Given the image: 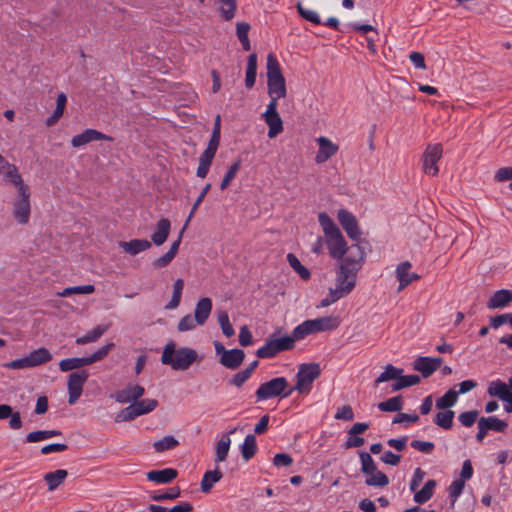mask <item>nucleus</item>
I'll return each instance as SVG.
<instances>
[{
    "mask_svg": "<svg viewBox=\"0 0 512 512\" xmlns=\"http://www.w3.org/2000/svg\"><path fill=\"white\" fill-rule=\"evenodd\" d=\"M412 263L409 261L400 262L395 269V276L399 282L398 291H402L420 276L412 271Z\"/></svg>",
    "mask_w": 512,
    "mask_h": 512,
    "instance_id": "obj_16",
    "label": "nucleus"
},
{
    "mask_svg": "<svg viewBox=\"0 0 512 512\" xmlns=\"http://www.w3.org/2000/svg\"><path fill=\"white\" fill-rule=\"evenodd\" d=\"M287 261L290 265V267L299 275V277L303 280H308L311 277V273L306 268L300 260L292 253H289L287 255Z\"/></svg>",
    "mask_w": 512,
    "mask_h": 512,
    "instance_id": "obj_39",
    "label": "nucleus"
},
{
    "mask_svg": "<svg viewBox=\"0 0 512 512\" xmlns=\"http://www.w3.org/2000/svg\"><path fill=\"white\" fill-rule=\"evenodd\" d=\"M102 140L111 141L112 138L108 135H105V134L99 132L98 130L86 129L82 133L75 135L71 139V145L74 148H80L92 141H102Z\"/></svg>",
    "mask_w": 512,
    "mask_h": 512,
    "instance_id": "obj_18",
    "label": "nucleus"
},
{
    "mask_svg": "<svg viewBox=\"0 0 512 512\" xmlns=\"http://www.w3.org/2000/svg\"><path fill=\"white\" fill-rule=\"evenodd\" d=\"M337 218L342 228L352 240L360 239L361 231L353 214L345 209H340L337 213Z\"/></svg>",
    "mask_w": 512,
    "mask_h": 512,
    "instance_id": "obj_17",
    "label": "nucleus"
},
{
    "mask_svg": "<svg viewBox=\"0 0 512 512\" xmlns=\"http://www.w3.org/2000/svg\"><path fill=\"white\" fill-rule=\"evenodd\" d=\"M294 343V339L289 335L282 337L271 336L266 340L265 344L257 350L256 354L259 358H272L279 352L293 348Z\"/></svg>",
    "mask_w": 512,
    "mask_h": 512,
    "instance_id": "obj_8",
    "label": "nucleus"
},
{
    "mask_svg": "<svg viewBox=\"0 0 512 512\" xmlns=\"http://www.w3.org/2000/svg\"><path fill=\"white\" fill-rule=\"evenodd\" d=\"M178 475L177 470L174 468H165L162 470H151L146 476L147 479L151 482L157 484H167L172 482Z\"/></svg>",
    "mask_w": 512,
    "mask_h": 512,
    "instance_id": "obj_22",
    "label": "nucleus"
},
{
    "mask_svg": "<svg viewBox=\"0 0 512 512\" xmlns=\"http://www.w3.org/2000/svg\"><path fill=\"white\" fill-rule=\"evenodd\" d=\"M287 386L286 378L277 377L261 384L255 394L258 400H267L278 396L288 397L292 393V389L285 392Z\"/></svg>",
    "mask_w": 512,
    "mask_h": 512,
    "instance_id": "obj_7",
    "label": "nucleus"
},
{
    "mask_svg": "<svg viewBox=\"0 0 512 512\" xmlns=\"http://www.w3.org/2000/svg\"><path fill=\"white\" fill-rule=\"evenodd\" d=\"M320 366L316 363L303 364L296 375L297 382L292 391L300 394H308L312 389L314 380L320 375Z\"/></svg>",
    "mask_w": 512,
    "mask_h": 512,
    "instance_id": "obj_6",
    "label": "nucleus"
},
{
    "mask_svg": "<svg viewBox=\"0 0 512 512\" xmlns=\"http://www.w3.org/2000/svg\"><path fill=\"white\" fill-rule=\"evenodd\" d=\"M443 149L440 144L428 145L422 158V169L425 174L436 176L439 172L437 163L442 157Z\"/></svg>",
    "mask_w": 512,
    "mask_h": 512,
    "instance_id": "obj_12",
    "label": "nucleus"
},
{
    "mask_svg": "<svg viewBox=\"0 0 512 512\" xmlns=\"http://www.w3.org/2000/svg\"><path fill=\"white\" fill-rule=\"evenodd\" d=\"M242 457L245 460H249L256 453V439L253 435H247L244 442L240 446Z\"/></svg>",
    "mask_w": 512,
    "mask_h": 512,
    "instance_id": "obj_47",
    "label": "nucleus"
},
{
    "mask_svg": "<svg viewBox=\"0 0 512 512\" xmlns=\"http://www.w3.org/2000/svg\"><path fill=\"white\" fill-rule=\"evenodd\" d=\"M318 221L324 233L330 256L341 261L348 254L350 247H347L340 229L325 212L319 213Z\"/></svg>",
    "mask_w": 512,
    "mask_h": 512,
    "instance_id": "obj_2",
    "label": "nucleus"
},
{
    "mask_svg": "<svg viewBox=\"0 0 512 512\" xmlns=\"http://www.w3.org/2000/svg\"><path fill=\"white\" fill-rule=\"evenodd\" d=\"M214 157L202 153L199 157V164L197 167L196 175L199 178H205L209 172Z\"/></svg>",
    "mask_w": 512,
    "mask_h": 512,
    "instance_id": "obj_55",
    "label": "nucleus"
},
{
    "mask_svg": "<svg viewBox=\"0 0 512 512\" xmlns=\"http://www.w3.org/2000/svg\"><path fill=\"white\" fill-rule=\"evenodd\" d=\"M217 321L222 330V333L226 337H232L235 334V330L230 322L229 315L225 310H219L217 312Z\"/></svg>",
    "mask_w": 512,
    "mask_h": 512,
    "instance_id": "obj_43",
    "label": "nucleus"
},
{
    "mask_svg": "<svg viewBox=\"0 0 512 512\" xmlns=\"http://www.w3.org/2000/svg\"><path fill=\"white\" fill-rule=\"evenodd\" d=\"M219 14L222 19L230 21L235 17L237 3L236 0H215Z\"/></svg>",
    "mask_w": 512,
    "mask_h": 512,
    "instance_id": "obj_28",
    "label": "nucleus"
},
{
    "mask_svg": "<svg viewBox=\"0 0 512 512\" xmlns=\"http://www.w3.org/2000/svg\"><path fill=\"white\" fill-rule=\"evenodd\" d=\"M191 314H186L180 318L177 324V330L180 333L194 331L199 326V321Z\"/></svg>",
    "mask_w": 512,
    "mask_h": 512,
    "instance_id": "obj_46",
    "label": "nucleus"
},
{
    "mask_svg": "<svg viewBox=\"0 0 512 512\" xmlns=\"http://www.w3.org/2000/svg\"><path fill=\"white\" fill-rule=\"evenodd\" d=\"M360 462H361V471L365 475L377 470V467H376L371 455L367 452L360 453Z\"/></svg>",
    "mask_w": 512,
    "mask_h": 512,
    "instance_id": "obj_60",
    "label": "nucleus"
},
{
    "mask_svg": "<svg viewBox=\"0 0 512 512\" xmlns=\"http://www.w3.org/2000/svg\"><path fill=\"white\" fill-rule=\"evenodd\" d=\"M403 407V399L401 396H395L392 398H389L386 401H383L378 404V408L381 411L385 412H398Z\"/></svg>",
    "mask_w": 512,
    "mask_h": 512,
    "instance_id": "obj_51",
    "label": "nucleus"
},
{
    "mask_svg": "<svg viewBox=\"0 0 512 512\" xmlns=\"http://www.w3.org/2000/svg\"><path fill=\"white\" fill-rule=\"evenodd\" d=\"M221 478L222 473L217 468L205 472L201 481V490L203 492L210 491L213 485L217 483Z\"/></svg>",
    "mask_w": 512,
    "mask_h": 512,
    "instance_id": "obj_38",
    "label": "nucleus"
},
{
    "mask_svg": "<svg viewBox=\"0 0 512 512\" xmlns=\"http://www.w3.org/2000/svg\"><path fill=\"white\" fill-rule=\"evenodd\" d=\"M442 364V359L432 357H418L414 361V369L419 371L423 377L430 376Z\"/></svg>",
    "mask_w": 512,
    "mask_h": 512,
    "instance_id": "obj_19",
    "label": "nucleus"
},
{
    "mask_svg": "<svg viewBox=\"0 0 512 512\" xmlns=\"http://www.w3.org/2000/svg\"><path fill=\"white\" fill-rule=\"evenodd\" d=\"M0 175L3 177L4 181L16 188V191L22 190V188H27L20 175L18 168L9 163L5 158L0 155Z\"/></svg>",
    "mask_w": 512,
    "mask_h": 512,
    "instance_id": "obj_13",
    "label": "nucleus"
},
{
    "mask_svg": "<svg viewBox=\"0 0 512 512\" xmlns=\"http://www.w3.org/2000/svg\"><path fill=\"white\" fill-rule=\"evenodd\" d=\"M180 496L179 487H172L164 493H153L151 499L154 501L174 500Z\"/></svg>",
    "mask_w": 512,
    "mask_h": 512,
    "instance_id": "obj_61",
    "label": "nucleus"
},
{
    "mask_svg": "<svg viewBox=\"0 0 512 512\" xmlns=\"http://www.w3.org/2000/svg\"><path fill=\"white\" fill-rule=\"evenodd\" d=\"M30 190L29 187L22 188L17 191V196L13 201L12 213L17 223L24 225L29 222L31 205H30Z\"/></svg>",
    "mask_w": 512,
    "mask_h": 512,
    "instance_id": "obj_9",
    "label": "nucleus"
},
{
    "mask_svg": "<svg viewBox=\"0 0 512 512\" xmlns=\"http://www.w3.org/2000/svg\"><path fill=\"white\" fill-rule=\"evenodd\" d=\"M31 367L40 366L49 362L52 359V355L48 349L41 347L28 354Z\"/></svg>",
    "mask_w": 512,
    "mask_h": 512,
    "instance_id": "obj_33",
    "label": "nucleus"
},
{
    "mask_svg": "<svg viewBox=\"0 0 512 512\" xmlns=\"http://www.w3.org/2000/svg\"><path fill=\"white\" fill-rule=\"evenodd\" d=\"M66 102H67L66 95L64 93H60L57 96L56 108H55L53 114L50 117H48L46 120L47 126H53L62 117L64 110H65Z\"/></svg>",
    "mask_w": 512,
    "mask_h": 512,
    "instance_id": "obj_36",
    "label": "nucleus"
},
{
    "mask_svg": "<svg viewBox=\"0 0 512 512\" xmlns=\"http://www.w3.org/2000/svg\"><path fill=\"white\" fill-rule=\"evenodd\" d=\"M365 483L368 486L384 487L389 484L388 477L378 469L366 475Z\"/></svg>",
    "mask_w": 512,
    "mask_h": 512,
    "instance_id": "obj_42",
    "label": "nucleus"
},
{
    "mask_svg": "<svg viewBox=\"0 0 512 512\" xmlns=\"http://www.w3.org/2000/svg\"><path fill=\"white\" fill-rule=\"evenodd\" d=\"M240 165H241V162H240V160H238L229 167L227 173L225 174V176L220 184L221 190H225L230 185L231 181L235 178L237 172L239 171Z\"/></svg>",
    "mask_w": 512,
    "mask_h": 512,
    "instance_id": "obj_58",
    "label": "nucleus"
},
{
    "mask_svg": "<svg viewBox=\"0 0 512 512\" xmlns=\"http://www.w3.org/2000/svg\"><path fill=\"white\" fill-rule=\"evenodd\" d=\"M296 7L300 16L306 21L316 25L321 23V18L315 10L303 6L301 3H298Z\"/></svg>",
    "mask_w": 512,
    "mask_h": 512,
    "instance_id": "obj_54",
    "label": "nucleus"
},
{
    "mask_svg": "<svg viewBox=\"0 0 512 512\" xmlns=\"http://www.w3.org/2000/svg\"><path fill=\"white\" fill-rule=\"evenodd\" d=\"M267 90L270 101L278 103V100L286 97L287 88L284 75L277 57L269 53L266 59Z\"/></svg>",
    "mask_w": 512,
    "mask_h": 512,
    "instance_id": "obj_4",
    "label": "nucleus"
},
{
    "mask_svg": "<svg viewBox=\"0 0 512 512\" xmlns=\"http://www.w3.org/2000/svg\"><path fill=\"white\" fill-rule=\"evenodd\" d=\"M314 141L317 145L314 162L318 165L328 162L339 152V145L326 136H318Z\"/></svg>",
    "mask_w": 512,
    "mask_h": 512,
    "instance_id": "obj_10",
    "label": "nucleus"
},
{
    "mask_svg": "<svg viewBox=\"0 0 512 512\" xmlns=\"http://www.w3.org/2000/svg\"><path fill=\"white\" fill-rule=\"evenodd\" d=\"M94 291L95 287L89 284L65 288L62 292H59L58 295L61 297H67L72 294H91Z\"/></svg>",
    "mask_w": 512,
    "mask_h": 512,
    "instance_id": "obj_56",
    "label": "nucleus"
},
{
    "mask_svg": "<svg viewBox=\"0 0 512 512\" xmlns=\"http://www.w3.org/2000/svg\"><path fill=\"white\" fill-rule=\"evenodd\" d=\"M458 400V393L454 388L449 389L442 397L437 399L436 407L441 410L454 406Z\"/></svg>",
    "mask_w": 512,
    "mask_h": 512,
    "instance_id": "obj_40",
    "label": "nucleus"
},
{
    "mask_svg": "<svg viewBox=\"0 0 512 512\" xmlns=\"http://www.w3.org/2000/svg\"><path fill=\"white\" fill-rule=\"evenodd\" d=\"M436 487V482L434 480H428L421 490L413 491L414 492V501L418 504H423L429 501Z\"/></svg>",
    "mask_w": 512,
    "mask_h": 512,
    "instance_id": "obj_30",
    "label": "nucleus"
},
{
    "mask_svg": "<svg viewBox=\"0 0 512 512\" xmlns=\"http://www.w3.org/2000/svg\"><path fill=\"white\" fill-rule=\"evenodd\" d=\"M109 325H97L92 330L88 331L85 335L78 337L76 343L84 345L97 341L107 330Z\"/></svg>",
    "mask_w": 512,
    "mask_h": 512,
    "instance_id": "obj_31",
    "label": "nucleus"
},
{
    "mask_svg": "<svg viewBox=\"0 0 512 512\" xmlns=\"http://www.w3.org/2000/svg\"><path fill=\"white\" fill-rule=\"evenodd\" d=\"M171 229L168 219L162 218L156 224V229L151 235V241L156 246H161L167 240Z\"/></svg>",
    "mask_w": 512,
    "mask_h": 512,
    "instance_id": "obj_24",
    "label": "nucleus"
},
{
    "mask_svg": "<svg viewBox=\"0 0 512 512\" xmlns=\"http://www.w3.org/2000/svg\"><path fill=\"white\" fill-rule=\"evenodd\" d=\"M198 359V353L189 347H176L169 341L163 348L161 362L176 371L187 370Z\"/></svg>",
    "mask_w": 512,
    "mask_h": 512,
    "instance_id": "obj_3",
    "label": "nucleus"
},
{
    "mask_svg": "<svg viewBox=\"0 0 512 512\" xmlns=\"http://www.w3.org/2000/svg\"><path fill=\"white\" fill-rule=\"evenodd\" d=\"M477 416H478L477 411H467V412L461 413L459 415L458 419L463 426L470 427L475 423Z\"/></svg>",
    "mask_w": 512,
    "mask_h": 512,
    "instance_id": "obj_63",
    "label": "nucleus"
},
{
    "mask_svg": "<svg viewBox=\"0 0 512 512\" xmlns=\"http://www.w3.org/2000/svg\"><path fill=\"white\" fill-rule=\"evenodd\" d=\"M487 393L491 397H496L500 400L505 399L510 392L508 384L501 379H495L488 383Z\"/></svg>",
    "mask_w": 512,
    "mask_h": 512,
    "instance_id": "obj_26",
    "label": "nucleus"
},
{
    "mask_svg": "<svg viewBox=\"0 0 512 512\" xmlns=\"http://www.w3.org/2000/svg\"><path fill=\"white\" fill-rule=\"evenodd\" d=\"M212 300L209 297H201L194 308L193 316L199 321V326H204L212 312Z\"/></svg>",
    "mask_w": 512,
    "mask_h": 512,
    "instance_id": "obj_20",
    "label": "nucleus"
},
{
    "mask_svg": "<svg viewBox=\"0 0 512 512\" xmlns=\"http://www.w3.org/2000/svg\"><path fill=\"white\" fill-rule=\"evenodd\" d=\"M157 406H158V401L155 399L147 398V399L137 400L133 404H130L129 406L120 410L115 416V421L116 422H127V421L134 420L142 415L152 412L153 410H155V408Z\"/></svg>",
    "mask_w": 512,
    "mask_h": 512,
    "instance_id": "obj_5",
    "label": "nucleus"
},
{
    "mask_svg": "<svg viewBox=\"0 0 512 512\" xmlns=\"http://www.w3.org/2000/svg\"><path fill=\"white\" fill-rule=\"evenodd\" d=\"M119 247L129 255H137L151 247V242L145 239H133L119 242Z\"/></svg>",
    "mask_w": 512,
    "mask_h": 512,
    "instance_id": "obj_23",
    "label": "nucleus"
},
{
    "mask_svg": "<svg viewBox=\"0 0 512 512\" xmlns=\"http://www.w3.org/2000/svg\"><path fill=\"white\" fill-rule=\"evenodd\" d=\"M67 476L68 472L65 469H57L55 471L46 473L43 478L47 483L48 490L54 491L64 483Z\"/></svg>",
    "mask_w": 512,
    "mask_h": 512,
    "instance_id": "obj_27",
    "label": "nucleus"
},
{
    "mask_svg": "<svg viewBox=\"0 0 512 512\" xmlns=\"http://www.w3.org/2000/svg\"><path fill=\"white\" fill-rule=\"evenodd\" d=\"M113 347H114V343H112V342L107 343L106 345L97 349L90 356H87L86 359H87L88 365H91L94 362L104 359L109 354V352L113 349Z\"/></svg>",
    "mask_w": 512,
    "mask_h": 512,
    "instance_id": "obj_57",
    "label": "nucleus"
},
{
    "mask_svg": "<svg viewBox=\"0 0 512 512\" xmlns=\"http://www.w3.org/2000/svg\"><path fill=\"white\" fill-rule=\"evenodd\" d=\"M454 415L455 414L452 410L445 409L444 411L436 414L434 422L443 429H450L453 424Z\"/></svg>",
    "mask_w": 512,
    "mask_h": 512,
    "instance_id": "obj_50",
    "label": "nucleus"
},
{
    "mask_svg": "<svg viewBox=\"0 0 512 512\" xmlns=\"http://www.w3.org/2000/svg\"><path fill=\"white\" fill-rule=\"evenodd\" d=\"M278 103L269 101L265 112L262 114V119L268 126V137L275 138L283 131V121L277 111Z\"/></svg>",
    "mask_w": 512,
    "mask_h": 512,
    "instance_id": "obj_11",
    "label": "nucleus"
},
{
    "mask_svg": "<svg viewBox=\"0 0 512 512\" xmlns=\"http://www.w3.org/2000/svg\"><path fill=\"white\" fill-rule=\"evenodd\" d=\"M89 377L86 371L73 372L68 377V403L75 404L82 395L83 386Z\"/></svg>",
    "mask_w": 512,
    "mask_h": 512,
    "instance_id": "obj_14",
    "label": "nucleus"
},
{
    "mask_svg": "<svg viewBox=\"0 0 512 512\" xmlns=\"http://www.w3.org/2000/svg\"><path fill=\"white\" fill-rule=\"evenodd\" d=\"M335 419L350 421L354 418V413L349 405L341 406L337 409Z\"/></svg>",
    "mask_w": 512,
    "mask_h": 512,
    "instance_id": "obj_64",
    "label": "nucleus"
},
{
    "mask_svg": "<svg viewBox=\"0 0 512 512\" xmlns=\"http://www.w3.org/2000/svg\"><path fill=\"white\" fill-rule=\"evenodd\" d=\"M257 75V55L252 53L248 57L246 75H245V85L248 89L252 88L256 82Z\"/></svg>",
    "mask_w": 512,
    "mask_h": 512,
    "instance_id": "obj_32",
    "label": "nucleus"
},
{
    "mask_svg": "<svg viewBox=\"0 0 512 512\" xmlns=\"http://www.w3.org/2000/svg\"><path fill=\"white\" fill-rule=\"evenodd\" d=\"M84 366H88L86 357L66 358L59 362V368L62 372L72 371Z\"/></svg>",
    "mask_w": 512,
    "mask_h": 512,
    "instance_id": "obj_37",
    "label": "nucleus"
},
{
    "mask_svg": "<svg viewBox=\"0 0 512 512\" xmlns=\"http://www.w3.org/2000/svg\"><path fill=\"white\" fill-rule=\"evenodd\" d=\"M179 445L178 440L172 436L167 435L153 443V448L156 452L162 453L168 450H172Z\"/></svg>",
    "mask_w": 512,
    "mask_h": 512,
    "instance_id": "obj_41",
    "label": "nucleus"
},
{
    "mask_svg": "<svg viewBox=\"0 0 512 512\" xmlns=\"http://www.w3.org/2000/svg\"><path fill=\"white\" fill-rule=\"evenodd\" d=\"M480 421L483 423V425L486 427V429L497 431V432H504L507 428L508 424L507 422L498 419L497 417L490 416V417H482L480 418Z\"/></svg>",
    "mask_w": 512,
    "mask_h": 512,
    "instance_id": "obj_52",
    "label": "nucleus"
},
{
    "mask_svg": "<svg viewBox=\"0 0 512 512\" xmlns=\"http://www.w3.org/2000/svg\"><path fill=\"white\" fill-rule=\"evenodd\" d=\"M360 462H361V471L365 475L377 470V467H376L371 455L367 452L360 453Z\"/></svg>",
    "mask_w": 512,
    "mask_h": 512,
    "instance_id": "obj_59",
    "label": "nucleus"
},
{
    "mask_svg": "<svg viewBox=\"0 0 512 512\" xmlns=\"http://www.w3.org/2000/svg\"><path fill=\"white\" fill-rule=\"evenodd\" d=\"M420 377L418 375H400L397 381L392 385L393 391H398L406 387L414 386L418 384Z\"/></svg>",
    "mask_w": 512,
    "mask_h": 512,
    "instance_id": "obj_49",
    "label": "nucleus"
},
{
    "mask_svg": "<svg viewBox=\"0 0 512 512\" xmlns=\"http://www.w3.org/2000/svg\"><path fill=\"white\" fill-rule=\"evenodd\" d=\"M231 445V439L228 434H225L217 442L215 447V462H223L227 459Z\"/></svg>",
    "mask_w": 512,
    "mask_h": 512,
    "instance_id": "obj_34",
    "label": "nucleus"
},
{
    "mask_svg": "<svg viewBox=\"0 0 512 512\" xmlns=\"http://www.w3.org/2000/svg\"><path fill=\"white\" fill-rule=\"evenodd\" d=\"M311 321H312L315 333L321 332V331L333 330V329L337 328L340 324L339 318L333 317V316L311 319Z\"/></svg>",
    "mask_w": 512,
    "mask_h": 512,
    "instance_id": "obj_29",
    "label": "nucleus"
},
{
    "mask_svg": "<svg viewBox=\"0 0 512 512\" xmlns=\"http://www.w3.org/2000/svg\"><path fill=\"white\" fill-rule=\"evenodd\" d=\"M245 353L241 349H229L226 354L219 358V363L228 369H237L243 362Z\"/></svg>",
    "mask_w": 512,
    "mask_h": 512,
    "instance_id": "obj_21",
    "label": "nucleus"
},
{
    "mask_svg": "<svg viewBox=\"0 0 512 512\" xmlns=\"http://www.w3.org/2000/svg\"><path fill=\"white\" fill-rule=\"evenodd\" d=\"M315 333L314 327L311 320H306L296 326L292 333V338L294 339V342L297 340H302L306 336Z\"/></svg>",
    "mask_w": 512,
    "mask_h": 512,
    "instance_id": "obj_45",
    "label": "nucleus"
},
{
    "mask_svg": "<svg viewBox=\"0 0 512 512\" xmlns=\"http://www.w3.org/2000/svg\"><path fill=\"white\" fill-rule=\"evenodd\" d=\"M145 393L144 387L138 384H129L125 388L116 391L112 397L121 404H133Z\"/></svg>",
    "mask_w": 512,
    "mask_h": 512,
    "instance_id": "obj_15",
    "label": "nucleus"
},
{
    "mask_svg": "<svg viewBox=\"0 0 512 512\" xmlns=\"http://www.w3.org/2000/svg\"><path fill=\"white\" fill-rule=\"evenodd\" d=\"M401 374H403L402 369L396 368L393 365L389 364L385 367L384 371L375 380V383L378 385L389 380L397 381L398 376H400Z\"/></svg>",
    "mask_w": 512,
    "mask_h": 512,
    "instance_id": "obj_48",
    "label": "nucleus"
},
{
    "mask_svg": "<svg viewBox=\"0 0 512 512\" xmlns=\"http://www.w3.org/2000/svg\"><path fill=\"white\" fill-rule=\"evenodd\" d=\"M464 487H465V482H463V480L455 479L454 481H452V483L448 487V493H449V498L451 501V506L455 505L458 498L462 494Z\"/></svg>",
    "mask_w": 512,
    "mask_h": 512,
    "instance_id": "obj_53",
    "label": "nucleus"
},
{
    "mask_svg": "<svg viewBox=\"0 0 512 512\" xmlns=\"http://www.w3.org/2000/svg\"><path fill=\"white\" fill-rule=\"evenodd\" d=\"M364 262V251L358 244H353L348 254L335 268V280L328 288L327 295L321 300L320 307H328L349 295L355 288L357 274Z\"/></svg>",
    "mask_w": 512,
    "mask_h": 512,
    "instance_id": "obj_1",
    "label": "nucleus"
},
{
    "mask_svg": "<svg viewBox=\"0 0 512 512\" xmlns=\"http://www.w3.org/2000/svg\"><path fill=\"white\" fill-rule=\"evenodd\" d=\"M61 435V432L59 430H39V431H33L30 432L26 436V441L29 443H35L44 441L47 439H50L55 436Z\"/></svg>",
    "mask_w": 512,
    "mask_h": 512,
    "instance_id": "obj_44",
    "label": "nucleus"
},
{
    "mask_svg": "<svg viewBox=\"0 0 512 512\" xmlns=\"http://www.w3.org/2000/svg\"><path fill=\"white\" fill-rule=\"evenodd\" d=\"M4 366L9 369H14V370H24V369L32 368L30 365L28 355L23 358H19V359L11 361L9 363H6V364H4Z\"/></svg>",
    "mask_w": 512,
    "mask_h": 512,
    "instance_id": "obj_62",
    "label": "nucleus"
},
{
    "mask_svg": "<svg viewBox=\"0 0 512 512\" xmlns=\"http://www.w3.org/2000/svg\"><path fill=\"white\" fill-rule=\"evenodd\" d=\"M183 288H184L183 279H181V278L176 279L173 283L172 297H171L170 301L165 305V309L174 310L180 305Z\"/></svg>",
    "mask_w": 512,
    "mask_h": 512,
    "instance_id": "obj_35",
    "label": "nucleus"
},
{
    "mask_svg": "<svg viewBox=\"0 0 512 512\" xmlns=\"http://www.w3.org/2000/svg\"><path fill=\"white\" fill-rule=\"evenodd\" d=\"M512 301V292L510 290L501 289L496 291L488 300L487 307L489 309H499L506 307Z\"/></svg>",
    "mask_w": 512,
    "mask_h": 512,
    "instance_id": "obj_25",
    "label": "nucleus"
}]
</instances>
